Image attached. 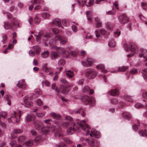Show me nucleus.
Wrapping results in <instances>:
<instances>
[{
	"label": "nucleus",
	"mask_w": 147,
	"mask_h": 147,
	"mask_svg": "<svg viewBox=\"0 0 147 147\" xmlns=\"http://www.w3.org/2000/svg\"><path fill=\"white\" fill-rule=\"evenodd\" d=\"M78 125L82 129V130L85 131L86 130V135H88L90 134V136L92 137L94 136L96 138H98L100 137L99 132L97 131L94 129H92L90 130L91 128H89L88 125L86 124L84 120L81 121V122H78Z\"/></svg>",
	"instance_id": "obj_1"
},
{
	"label": "nucleus",
	"mask_w": 147,
	"mask_h": 147,
	"mask_svg": "<svg viewBox=\"0 0 147 147\" xmlns=\"http://www.w3.org/2000/svg\"><path fill=\"white\" fill-rule=\"evenodd\" d=\"M78 125L82 129V130L85 131L86 130V135H88L90 134V136L92 137L94 136L96 138H98L100 137L99 132L97 131L94 129H92L90 130L91 128H89L88 125L86 124L84 120L81 121V122H78Z\"/></svg>",
	"instance_id": "obj_2"
},
{
	"label": "nucleus",
	"mask_w": 147,
	"mask_h": 147,
	"mask_svg": "<svg viewBox=\"0 0 147 147\" xmlns=\"http://www.w3.org/2000/svg\"><path fill=\"white\" fill-rule=\"evenodd\" d=\"M21 114H20L19 116V119L18 120L17 118V116L18 115L17 112L15 111H13L11 113L10 117L7 119V120L8 122L9 123H17L20 121V119Z\"/></svg>",
	"instance_id": "obj_3"
},
{
	"label": "nucleus",
	"mask_w": 147,
	"mask_h": 147,
	"mask_svg": "<svg viewBox=\"0 0 147 147\" xmlns=\"http://www.w3.org/2000/svg\"><path fill=\"white\" fill-rule=\"evenodd\" d=\"M97 74V72L96 71L93 69H88L86 71V76L89 79H92L94 78Z\"/></svg>",
	"instance_id": "obj_4"
},
{
	"label": "nucleus",
	"mask_w": 147,
	"mask_h": 147,
	"mask_svg": "<svg viewBox=\"0 0 147 147\" xmlns=\"http://www.w3.org/2000/svg\"><path fill=\"white\" fill-rule=\"evenodd\" d=\"M82 100L85 102L84 104L86 105L90 104L93 106L95 103V99L94 98H90L88 96H84Z\"/></svg>",
	"instance_id": "obj_5"
},
{
	"label": "nucleus",
	"mask_w": 147,
	"mask_h": 147,
	"mask_svg": "<svg viewBox=\"0 0 147 147\" xmlns=\"http://www.w3.org/2000/svg\"><path fill=\"white\" fill-rule=\"evenodd\" d=\"M71 127H70L67 130V132L69 135H71L74 132V131L77 132L79 131V129L77 127V125L74 123H71Z\"/></svg>",
	"instance_id": "obj_6"
},
{
	"label": "nucleus",
	"mask_w": 147,
	"mask_h": 147,
	"mask_svg": "<svg viewBox=\"0 0 147 147\" xmlns=\"http://www.w3.org/2000/svg\"><path fill=\"white\" fill-rule=\"evenodd\" d=\"M57 49H56L58 51V52L61 54L65 58H67L69 57V53L67 52L64 48H59L57 47Z\"/></svg>",
	"instance_id": "obj_7"
},
{
	"label": "nucleus",
	"mask_w": 147,
	"mask_h": 147,
	"mask_svg": "<svg viewBox=\"0 0 147 147\" xmlns=\"http://www.w3.org/2000/svg\"><path fill=\"white\" fill-rule=\"evenodd\" d=\"M86 141L87 142L90 147H99V143L98 141L95 140H91L90 141L86 138Z\"/></svg>",
	"instance_id": "obj_8"
},
{
	"label": "nucleus",
	"mask_w": 147,
	"mask_h": 147,
	"mask_svg": "<svg viewBox=\"0 0 147 147\" xmlns=\"http://www.w3.org/2000/svg\"><path fill=\"white\" fill-rule=\"evenodd\" d=\"M55 40L59 41L60 43L63 45L65 44L67 42L66 38L60 35L56 36L55 38Z\"/></svg>",
	"instance_id": "obj_9"
},
{
	"label": "nucleus",
	"mask_w": 147,
	"mask_h": 147,
	"mask_svg": "<svg viewBox=\"0 0 147 147\" xmlns=\"http://www.w3.org/2000/svg\"><path fill=\"white\" fill-rule=\"evenodd\" d=\"M71 86V85H64L63 86L61 85L60 87V89L63 93H66L69 91V89L68 88Z\"/></svg>",
	"instance_id": "obj_10"
},
{
	"label": "nucleus",
	"mask_w": 147,
	"mask_h": 147,
	"mask_svg": "<svg viewBox=\"0 0 147 147\" xmlns=\"http://www.w3.org/2000/svg\"><path fill=\"white\" fill-rule=\"evenodd\" d=\"M118 20L121 23L124 24L127 22L128 19L125 15L122 14L119 16Z\"/></svg>",
	"instance_id": "obj_11"
},
{
	"label": "nucleus",
	"mask_w": 147,
	"mask_h": 147,
	"mask_svg": "<svg viewBox=\"0 0 147 147\" xmlns=\"http://www.w3.org/2000/svg\"><path fill=\"white\" fill-rule=\"evenodd\" d=\"M30 98L28 97H25L24 98V101L25 103V106L27 107H29L32 106L33 104L32 102L30 100Z\"/></svg>",
	"instance_id": "obj_12"
},
{
	"label": "nucleus",
	"mask_w": 147,
	"mask_h": 147,
	"mask_svg": "<svg viewBox=\"0 0 147 147\" xmlns=\"http://www.w3.org/2000/svg\"><path fill=\"white\" fill-rule=\"evenodd\" d=\"M18 87L22 88H25L26 87V85L25 82V80L22 79L21 81H19L18 83L17 84Z\"/></svg>",
	"instance_id": "obj_13"
},
{
	"label": "nucleus",
	"mask_w": 147,
	"mask_h": 147,
	"mask_svg": "<svg viewBox=\"0 0 147 147\" xmlns=\"http://www.w3.org/2000/svg\"><path fill=\"white\" fill-rule=\"evenodd\" d=\"M130 50L131 52L136 53L138 50V48L136 45L134 43L131 42L130 43Z\"/></svg>",
	"instance_id": "obj_14"
},
{
	"label": "nucleus",
	"mask_w": 147,
	"mask_h": 147,
	"mask_svg": "<svg viewBox=\"0 0 147 147\" xmlns=\"http://www.w3.org/2000/svg\"><path fill=\"white\" fill-rule=\"evenodd\" d=\"M56 41L53 39L50 40L49 42V45L51 47V48L52 49H57V47L55 45V44L56 43Z\"/></svg>",
	"instance_id": "obj_15"
},
{
	"label": "nucleus",
	"mask_w": 147,
	"mask_h": 147,
	"mask_svg": "<svg viewBox=\"0 0 147 147\" xmlns=\"http://www.w3.org/2000/svg\"><path fill=\"white\" fill-rule=\"evenodd\" d=\"M35 116L34 115L30 114L27 115L25 117V120L26 121L30 122L34 120Z\"/></svg>",
	"instance_id": "obj_16"
},
{
	"label": "nucleus",
	"mask_w": 147,
	"mask_h": 147,
	"mask_svg": "<svg viewBox=\"0 0 147 147\" xmlns=\"http://www.w3.org/2000/svg\"><path fill=\"white\" fill-rule=\"evenodd\" d=\"M95 22V27L96 28L101 27L102 26V23L100 19L97 17H96L94 19Z\"/></svg>",
	"instance_id": "obj_17"
},
{
	"label": "nucleus",
	"mask_w": 147,
	"mask_h": 147,
	"mask_svg": "<svg viewBox=\"0 0 147 147\" xmlns=\"http://www.w3.org/2000/svg\"><path fill=\"white\" fill-rule=\"evenodd\" d=\"M58 56L59 54L57 52L53 51H51L50 57L52 60L56 59Z\"/></svg>",
	"instance_id": "obj_18"
},
{
	"label": "nucleus",
	"mask_w": 147,
	"mask_h": 147,
	"mask_svg": "<svg viewBox=\"0 0 147 147\" xmlns=\"http://www.w3.org/2000/svg\"><path fill=\"white\" fill-rule=\"evenodd\" d=\"M53 24H55L56 25L58 26L59 27H61L63 28V26H62L61 21L58 18H56L54 19L53 22Z\"/></svg>",
	"instance_id": "obj_19"
},
{
	"label": "nucleus",
	"mask_w": 147,
	"mask_h": 147,
	"mask_svg": "<svg viewBox=\"0 0 147 147\" xmlns=\"http://www.w3.org/2000/svg\"><path fill=\"white\" fill-rule=\"evenodd\" d=\"M106 28L108 30H112L114 27L113 24L110 22H107L105 24Z\"/></svg>",
	"instance_id": "obj_20"
},
{
	"label": "nucleus",
	"mask_w": 147,
	"mask_h": 147,
	"mask_svg": "<svg viewBox=\"0 0 147 147\" xmlns=\"http://www.w3.org/2000/svg\"><path fill=\"white\" fill-rule=\"evenodd\" d=\"M42 69L43 70L46 72H48L51 70V69L50 68L47 67V63L43 65Z\"/></svg>",
	"instance_id": "obj_21"
},
{
	"label": "nucleus",
	"mask_w": 147,
	"mask_h": 147,
	"mask_svg": "<svg viewBox=\"0 0 147 147\" xmlns=\"http://www.w3.org/2000/svg\"><path fill=\"white\" fill-rule=\"evenodd\" d=\"M141 73L142 74V76L144 80L147 79V68L143 69L141 71Z\"/></svg>",
	"instance_id": "obj_22"
},
{
	"label": "nucleus",
	"mask_w": 147,
	"mask_h": 147,
	"mask_svg": "<svg viewBox=\"0 0 147 147\" xmlns=\"http://www.w3.org/2000/svg\"><path fill=\"white\" fill-rule=\"evenodd\" d=\"M50 115L54 119L56 120H59L61 118V116L59 114H56L54 113H51Z\"/></svg>",
	"instance_id": "obj_23"
},
{
	"label": "nucleus",
	"mask_w": 147,
	"mask_h": 147,
	"mask_svg": "<svg viewBox=\"0 0 147 147\" xmlns=\"http://www.w3.org/2000/svg\"><path fill=\"white\" fill-rule=\"evenodd\" d=\"M37 54L39 53V51L40 50V48L38 45H36L32 47L31 48Z\"/></svg>",
	"instance_id": "obj_24"
},
{
	"label": "nucleus",
	"mask_w": 147,
	"mask_h": 147,
	"mask_svg": "<svg viewBox=\"0 0 147 147\" xmlns=\"http://www.w3.org/2000/svg\"><path fill=\"white\" fill-rule=\"evenodd\" d=\"M110 94L113 96H116L119 94V92L117 89L111 90L109 92Z\"/></svg>",
	"instance_id": "obj_25"
},
{
	"label": "nucleus",
	"mask_w": 147,
	"mask_h": 147,
	"mask_svg": "<svg viewBox=\"0 0 147 147\" xmlns=\"http://www.w3.org/2000/svg\"><path fill=\"white\" fill-rule=\"evenodd\" d=\"M86 16L88 20L90 22H92V20L90 17L92 16V13L90 11H87L86 12Z\"/></svg>",
	"instance_id": "obj_26"
},
{
	"label": "nucleus",
	"mask_w": 147,
	"mask_h": 147,
	"mask_svg": "<svg viewBox=\"0 0 147 147\" xmlns=\"http://www.w3.org/2000/svg\"><path fill=\"white\" fill-rule=\"evenodd\" d=\"M43 138L41 136H38L36 137L34 139V142L36 143H39L42 141Z\"/></svg>",
	"instance_id": "obj_27"
},
{
	"label": "nucleus",
	"mask_w": 147,
	"mask_h": 147,
	"mask_svg": "<svg viewBox=\"0 0 147 147\" xmlns=\"http://www.w3.org/2000/svg\"><path fill=\"white\" fill-rule=\"evenodd\" d=\"M50 128L48 127H43L41 128V131L45 134H47L49 131Z\"/></svg>",
	"instance_id": "obj_28"
},
{
	"label": "nucleus",
	"mask_w": 147,
	"mask_h": 147,
	"mask_svg": "<svg viewBox=\"0 0 147 147\" xmlns=\"http://www.w3.org/2000/svg\"><path fill=\"white\" fill-rule=\"evenodd\" d=\"M43 33L42 32H40L38 33V34H35L34 36L36 37V41L38 42L41 39V37L43 35Z\"/></svg>",
	"instance_id": "obj_29"
},
{
	"label": "nucleus",
	"mask_w": 147,
	"mask_h": 147,
	"mask_svg": "<svg viewBox=\"0 0 147 147\" xmlns=\"http://www.w3.org/2000/svg\"><path fill=\"white\" fill-rule=\"evenodd\" d=\"M66 75L69 77L72 78L74 76V73L73 71L71 70H68L66 72Z\"/></svg>",
	"instance_id": "obj_30"
},
{
	"label": "nucleus",
	"mask_w": 147,
	"mask_h": 147,
	"mask_svg": "<svg viewBox=\"0 0 147 147\" xmlns=\"http://www.w3.org/2000/svg\"><path fill=\"white\" fill-rule=\"evenodd\" d=\"M55 136L56 137H58L60 138H63V135L61 131H57L56 133H55Z\"/></svg>",
	"instance_id": "obj_31"
},
{
	"label": "nucleus",
	"mask_w": 147,
	"mask_h": 147,
	"mask_svg": "<svg viewBox=\"0 0 147 147\" xmlns=\"http://www.w3.org/2000/svg\"><path fill=\"white\" fill-rule=\"evenodd\" d=\"M26 139V137L24 136H21L18 138V141L20 143L24 142Z\"/></svg>",
	"instance_id": "obj_32"
},
{
	"label": "nucleus",
	"mask_w": 147,
	"mask_h": 147,
	"mask_svg": "<svg viewBox=\"0 0 147 147\" xmlns=\"http://www.w3.org/2000/svg\"><path fill=\"white\" fill-rule=\"evenodd\" d=\"M49 54V52L48 51H46L41 54V55L42 58H45L47 57Z\"/></svg>",
	"instance_id": "obj_33"
},
{
	"label": "nucleus",
	"mask_w": 147,
	"mask_h": 147,
	"mask_svg": "<svg viewBox=\"0 0 147 147\" xmlns=\"http://www.w3.org/2000/svg\"><path fill=\"white\" fill-rule=\"evenodd\" d=\"M139 134L141 136H144V134L146 137H147V131L144 130V131L142 130H140L138 131Z\"/></svg>",
	"instance_id": "obj_34"
},
{
	"label": "nucleus",
	"mask_w": 147,
	"mask_h": 147,
	"mask_svg": "<svg viewBox=\"0 0 147 147\" xmlns=\"http://www.w3.org/2000/svg\"><path fill=\"white\" fill-rule=\"evenodd\" d=\"M128 68L127 66L119 67H118L119 71H125Z\"/></svg>",
	"instance_id": "obj_35"
},
{
	"label": "nucleus",
	"mask_w": 147,
	"mask_h": 147,
	"mask_svg": "<svg viewBox=\"0 0 147 147\" xmlns=\"http://www.w3.org/2000/svg\"><path fill=\"white\" fill-rule=\"evenodd\" d=\"M4 27L6 29H8L12 28V26L11 24L7 22L4 23Z\"/></svg>",
	"instance_id": "obj_36"
},
{
	"label": "nucleus",
	"mask_w": 147,
	"mask_h": 147,
	"mask_svg": "<svg viewBox=\"0 0 147 147\" xmlns=\"http://www.w3.org/2000/svg\"><path fill=\"white\" fill-rule=\"evenodd\" d=\"M33 144V141L32 140H29L27 141L25 144L27 147H30L32 146Z\"/></svg>",
	"instance_id": "obj_37"
},
{
	"label": "nucleus",
	"mask_w": 147,
	"mask_h": 147,
	"mask_svg": "<svg viewBox=\"0 0 147 147\" xmlns=\"http://www.w3.org/2000/svg\"><path fill=\"white\" fill-rule=\"evenodd\" d=\"M23 130L22 129H14L13 132L15 134H19L22 133Z\"/></svg>",
	"instance_id": "obj_38"
},
{
	"label": "nucleus",
	"mask_w": 147,
	"mask_h": 147,
	"mask_svg": "<svg viewBox=\"0 0 147 147\" xmlns=\"http://www.w3.org/2000/svg\"><path fill=\"white\" fill-rule=\"evenodd\" d=\"M0 115L4 118H6L7 117V113L5 111H2L0 113Z\"/></svg>",
	"instance_id": "obj_39"
},
{
	"label": "nucleus",
	"mask_w": 147,
	"mask_h": 147,
	"mask_svg": "<svg viewBox=\"0 0 147 147\" xmlns=\"http://www.w3.org/2000/svg\"><path fill=\"white\" fill-rule=\"evenodd\" d=\"M40 122L35 121L34 123V127L36 129H38L40 128Z\"/></svg>",
	"instance_id": "obj_40"
},
{
	"label": "nucleus",
	"mask_w": 147,
	"mask_h": 147,
	"mask_svg": "<svg viewBox=\"0 0 147 147\" xmlns=\"http://www.w3.org/2000/svg\"><path fill=\"white\" fill-rule=\"evenodd\" d=\"M50 36V34L49 33H47L45 34L44 36L43 40L45 42Z\"/></svg>",
	"instance_id": "obj_41"
},
{
	"label": "nucleus",
	"mask_w": 147,
	"mask_h": 147,
	"mask_svg": "<svg viewBox=\"0 0 147 147\" xmlns=\"http://www.w3.org/2000/svg\"><path fill=\"white\" fill-rule=\"evenodd\" d=\"M108 45L110 47H113L115 46V43L114 40H112L109 42Z\"/></svg>",
	"instance_id": "obj_42"
},
{
	"label": "nucleus",
	"mask_w": 147,
	"mask_h": 147,
	"mask_svg": "<svg viewBox=\"0 0 147 147\" xmlns=\"http://www.w3.org/2000/svg\"><path fill=\"white\" fill-rule=\"evenodd\" d=\"M123 114L125 118V117L127 118H130L131 117V115L128 112H124L123 113Z\"/></svg>",
	"instance_id": "obj_43"
},
{
	"label": "nucleus",
	"mask_w": 147,
	"mask_h": 147,
	"mask_svg": "<svg viewBox=\"0 0 147 147\" xmlns=\"http://www.w3.org/2000/svg\"><path fill=\"white\" fill-rule=\"evenodd\" d=\"M65 61L63 59H61L58 62V64L59 66H62L64 65Z\"/></svg>",
	"instance_id": "obj_44"
},
{
	"label": "nucleus",
	"mask_w": 147,
	"mask_h": 147,
	"mask_svg": "<svg viewBox=\"0 0 147 147\" xmlns=\"http://www.w3.org/2000/svg\"><path fill=\"white\" fill-rule=\"evenodd\" d=\"M34 22L36 24H39L40 22V19L38 18L37 15H36L34 18Z\"/></svg>",
	"instance_id": "obj_45"
},
{
	"label": "nucleus",
	"mask_w": 147,
	"mask_h": 147,
	"mask_svg": "<svg viewBox=\"0 0 147 147\" xmlns=\"http://www.w3.org/2000/svg\"><path fill=\"white\" fill-rule=\"evenodd\" d=\"M50 16L49 14L47 13H43L42 14V17L45 19L49 17Z\"/></svg>",
	"instance_id": "obj_46"
},
{
	"label": "nucleus",
	"mask_w": 147,
	"mask_h": 147,
	"mask_svg": "<svg viewBox=\"0 0 147 147\" xmlns=\"http://www.w3.org/2000/svg\"><path fill=\"white\" fill-rule=\"evenodd\" d=\"M87 62L88 64L90 65H92L93 63V60L90 58H88L86 59Z\"/></svg>",
	"instance_id": "obj_47"
},
{
	"label": "nucleus",
	"mask_w": 147,
	"mask_h": 147,
	"mask_svg": "<svg viewBox=\"0 0 147 147\" xmlns=\"http://www.w3.org/2000/svg\"><path fill=\"white\" fill-rule=\"evenodd\" d=\"M29 55L31 56H34L37 55L34 51L30 50L29 53Z\"/></svg>",
	"instance_id": "obj_48"
},
{
	"label": "nucleus",
	"mask_w": 147,
	"mask_h": 147,
	"mask_svg": "<svg viewBox=\"0 0 147 147\" xmlns=\"http://www.w3.org/2000/svg\"><path fill=\"white\" fill-rule=\"evenodd\" d=\"M69 54L73 57L76 56L78 54V52L75 51H71L70 52Z\"/></svg>",
	"instance_id": "obj_49"
},
{
	"label": "nucleus",
	"mask_w": 147,
	"mask_h": 147,
	"mask_svg": "<svg viewBox=\"0 0 147 147\" xmlns=\"http://www.w3.org/2000/svg\"><path fill=\"white\" fill-rule=\"evenodd\" d=\"M71 122H64L63 124V127H67L69 126V124L70 123L71 125Z\"/></svg>",
	"instance_id": "obj_50"
},
{
	"label": "nucleus",
	"mask_w": 147,
	"mask_h": 147,
	"mask_svg": "<svg viewBox=\"0 0 147 147\" xmlns=\"http://www.w3.org/2000/svg\"><path fill=\"white\" fill-rule=\"evenodd\" d=\"M113 7L117 9H119V4L117 1H115L113 3Z\"/></svg>",
	"instance_id": "obj_51"
},
{
	"label": "nucleus",
	"mask_w": 147,
	"mask_h": 147,
	"mask_svg": "<svg viewBox=\"0 0 147 147\" xmlns=\"http://www.w3.org/2000/svg\"><path fill=\"white\" fill-rule=\"evenodd\" d=\"M2 38H3V39H2L3 42L4 43H5L6 42V41L7 40V35L5 34H3L2 35Z\"/></svg>",
	"instance_id": "obj_52"
},
{
	"label": "nucleus",
	"mask_w": 147,
	"mask_h": 147,
	"mask_svg": "<svg viewBox=\"0 0 147 147\" xmlns=\"http://www.w3.org/2000/svg\"><path fill=\"white\" fill-rule=\"evenodd\" d=\"M35 92L38 95H41L42 94V91L38 88L36 89L35 90Z\"/></svg>",
	"instance_id": "obj_53"
},
{
	"label": "nucleus",
	"mask_w": 147,
	"mask_h": 147,
	"mask_svg": "<svg viewBox=\"0 0 147 147\" xmlns=\"http://www.w3.org/2000/svg\"><path fill=\"white\" fill-rule=\"evenodd\" d=\"M89 87L87 86H84L82 88V91L84 92H87L89 91Z\"/></svg>",
	"instance_id": "obj_54"
},
{
	"label": "nucleus",
	"mask_w": 147,
	"mask_h": 147,
	"mask_svg": "<svg viewBox=\"0 0 147 147\" xmlns=\"http://www.w3.org/2000/svg\"><path fill=\"white\" fill-rule=\"evenodd\" d=\"M64 142L66 143L71 144L72 143V142L68 138H65L64 139Z\"/></svg>",
	"instance_id": "obj_55"
},
{
	"label": "nucleus",
	"mask_w": 147,
	"mask_h": 147,
	"mask_svg": "<svg viewBox=\"0 0 147 147\" xmlns=\"http://www.w3.org/2000/svg\"><path fill=\"white\" fill-rule=\"evenodd\" d=\"M142 96L145 98H147V91H144L142 94Z\"/></svg>",
	"instance_id": "obj_56"
},
{
	"label": "nucleus",
	"mask_w": 147,
	"mask_h": 147,
	"mask_svg": "<svg viewBox=\"0 0 147 147\" xmlns=\"http://www.w3.org/2000/svg\"><path fill=\"white\" fill-rule=\"evenodd\" d=\"M142 7L144 9H147V5L145 3L142 2L141 4Z\"/></svg>",
	"instance_id": "obj_57"
},
{
	"label": "nucleus",
	"mask_w": 147,
	"mask_h": 147,
	"mask_svg": "<svg viewBox=\"0 0 147 147\" xmlns=\"http://www.w3.org/2000/svg\"><path fill=\"white\" fill-rule=\"evenodd\" d=\"M100 33L102 35H105L107 33L106 30L104 28H102L100 30Z\"/></svg>",
	"instance_id": "obj_58"
},
{
	"label": "nucleus",
	"mask_w": 147,
	"mask_h": 147,
	"mask_svg": "<svg viewBox=\"0 0 147 147\" xmlns=\"http://www.w3.org/2000/svg\"><path fill=\"white\" fill-rule=\"evenodd\" d=\"M37 105L39 106L41 105L42 104V102L40 99H38L36 100Z\"/></svg>",
	"instance_id": "obj_59"
},
{
	"label": "nucleus",
	"mask_w": 147,
	"mask_h": 147,
	"mask_svg": "<svg viewBox=\"0 0 147 147\" xmlns=\"http://www.w3.org/2000/svg\"><path fill=\"white\" fill-rule=\"evenodd\" d=\"M137 72V69L135 68L132 69L130 71V73L132 74H135Z\"/></svg>",
	"instance_id": "obj_60"
},
{
	"label": "nucleus",
	"mask_w": 147,
	"mask_h": 147,
	"mask_svg": "<svg viewBox=\"0 0 147 147\" xmlns=\"http://www.w3.org/2000/svg\"><path fill=\"white\" fill-rule=\"evenodd\" d=\"M52 31L53 33L55 34L58 33L59 32V30L56 28H53Z\"/></svg>",
	"instance_id": "obj_61"
},
{
	"label": "nucleus",
	"mask_w": 147,
	"mask_h": 147,
	"mask_svg": "<svg viewBox=\"0 0 147 147\" xmlns=\"http://www.w3.org/2000/svg\"><path fill=\"white\" fill-rule=\"evenodd\" d=\"M43 84H45V85L46 86H49V82L47 80H45V81L42 82Z\"/></svg>",
	"instance_id": "obj_62"
},
{
	"label": "nucleus",
	"mask_w": 147,
	"mask_h": 147,
	"mask_svg": "<svg viewBox=\"0 0 147 147\" xmlns=\"http://www.w3.org/2000/svg\"><path fill=\"white\" fill-rule=\"evenodd\" d=\"M135 107L137 108H139L142 107V105L139 103H137L135 105Z\"/></svg>",
	"instance_id": "obj_63"
},
{
	"label": "nucleus",
	"mask_w": 147,
	"mask_h": 147,
	"mask_svg": "<svg viewBox=\"0 0 147 147\" xmlns=\"http://www.w3.org/2000/svg\"><path fill=\"white\" fill-rule=\"evenodd\" d=\"M72 29L73 32H76L77 30V28L75 25H73L72 26Z\"/></svg>",
	"instance_id": "obj_64"
}]
</instances>
